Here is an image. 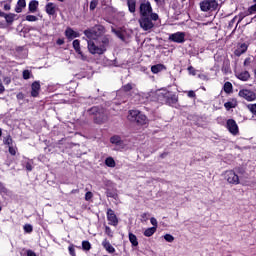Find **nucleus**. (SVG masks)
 Instances as JSON below:
<instances>
[{"label": "nucleus", "instance_id": "nucleus-1", "mask_svg": "<svg viewBox=\"0 0 256 256\" xmlns=\"http://www.w3.org/2000/svg\"><path fill=\"white\" fill-rule=\"evenodd\" d=\"M95 39L88 40V51L91 55H103L109 47L110 36L104 35L107 33L105 26L98 24L94 26Z\"/></svg>", "mask_w": 256, "mask_h": 256}, {"label": "nucleus", "instance_id": "nucleus-2", "mask_svg": "<svg viewBox=\"0 0 256 256\" xmlns=\"http://www.w3.org/2000/svg\"><path fill=\"white\" fill-rule=\"evenodd\" d=\"M140 18L138 23L143 31H151L155 27L153 21H159V14L153 12L151 2L144 1L139 6Z\"/></svg>", "mask_w": 256, "mask_h": 256}, {"label": "nucleus", "instance_id": "nucleus-3", "mask_svg": "<svg viewBox=\"0 0 256 256\" xmlns=\"http://www.w3.org/2000/svg\"><path fill=\"white\" fill-rule=\"evenodd\" d=\"M157 99L160 103H165V105H169L173 107V105H177L179 102V96L173 94V92L164 90L157 94Z\"/></svg>", "mask_w": 256, "mask_h": 256}, {"label": "nucleus", "instance_id": "nucleus-4", "mask_svg": "<svg viewBox=\"0 0 256 256\" xmlns=\"http://www.w3.org/2000/svg\"><path fill=\"white\" fill-rule=\"evenodd\" d=\"M89 112L94 115V123H97V125H102V123L107 121V115H105V110L103 108L94 106L89 110Z\"/></svg>", "mask_w": 256, "mask_h": 256}, {"label": "nucleus", "instance_id": "nucleus-5", "mask_svg": "<svg viewBox=\"0 0 256 256\" xmlns=\"http://www.w3.org/2000/svg\"><path fill=\"white\" fill-rule=\"evenodd\" d=\"M219 7V3L217 0H203L200 2V9L201 11H217Z\"/></svg>", "mask_w": 256, "mask_h": 256}, {"label": "nucleus", "instance_id": "nucleus-6", "mask_svg": "<svg viewBox=\"0 0 256 256\" xmlns=\"http://www.w3.org/2000/svg\"><path fill=\"white\" fill-rule=\"evenodd\" d=\"M225 179L230 185H239L241 181L239 180V175L233 170H227L225 172Z\"/></svg>", "mask_w": 256, "mask_h": 256}, {"label": "nucleus", "instance_id": "nucleus-7", "mask_svg": "<svg viewBox=\"0 0 256 256\" xmlns=\"http://www.w3.org/2000/svg\"><path fill=\"white\" fill-rule=\"evenodd\" d=\"M106 216L108 225H112L113 227H117L119 225V218H117V215L115 214V211L113 209L108 208Z\"/></svg>", "mask_w": 256, "mask_h": 256}, {"label": "nucleus", "instance_id": "nucleus-8", "mask_svg": "<svg viewBox=\"0 0 256 256\" xmlns=\"http://www.w3.org/2000/svg\"><path fill=\"white\" fill-rule=\"evenodd\" d=\"M226 129L231 133V135H239V125H237V122L234 119H228L226 121Z\"/></svg>", "mask_w": 256, "mask_h": 256}, {"label": "nucleus", "instance_id": "nucleus-9", "mask_svg": "<svg viewBox=\"0 0 256 256\" xmlns=\"http://www.w3.org/2000/svg\"><path fill=\"white\" fill-rule=\"evenodd\" d=\"M238 95L239 97H242V99H245L246 101H255L256 99V93L249 89L240 90Z\"/></svg>", "mask_w": 256, "mask_h": 256}, {"label": "nucleus", "instance_id": "nucleus-10", "mask_svg": "<svg viewBox=\"0 0 256 256\" xmlns=\"http://www.w3.org/2000/svg\"><path fill=\"white\" fill-rule=\"evenodd\" d=\"M168 41H171L172 43H184L185 42V32H176L173 34H170L168 37Z\"/></svg>", "mask_w": 256, "mask_h": 256}, {"label": "nucleus", "instance_id": "nucleus-11", "mask_svg": "<svg viewBox=\"0 0 256 256\" xmlns=\"http://www.w3.org/2000/svg\"><path fill=\"white\" fill-rule=\"evenodd\" d=\"M45 12L50 17H54V15H57V5L53 2H49L45 6Z\"/></svg>", "mask_w": 256, "mask_h": 256}, {"label": "nucleus", "instance_id": "nucleus-12", "mask_svg": "<svg viewBox=\"0 0 256 256\" xmlns=\"http://www.w3.org/2000/svg\"><path fill=\"white\" fill-rule=\"evenodd\" d=\"M74 51L80 55L81 59L85 61L87 59V56L83 54V51H81V41L79 39H76L72 43Z\"/></svg>", "mask_w": 256, "mask_h": 256}, {"label": "nucleus", "instance_id": "nucleus-13", "mask_svg": "<svg viewBox=\"0 0 256 256\" xmlns=\"http://www.w3.org/2000/svg\"><path fill=\"white\" fill-rule=\"evenodd\" d=\"M39 91H41V83L34 81L31 85V97H39Z\"/></svg>", "mask_w": 256, "mask_h": 256}, {"label": "nucleus", "instance_id": "nucleus-14", "mask_svg": "<svg viewBox=\"0 0 256 256\" xmlns=\"http://www.w3.org/2000/svg\"><path fill=\"white\" fill-rule=\"evenodd\" d=\"M247 49H249V45H247L246 43H242L234 51V55H236V57H241V55H243L244 53H247Z\"/></svg>", "mask_w": 256, "mask_h": 256}, {"label": "nucleus", "instance_id": "nucleus-15", "mask_svg": "<svg viewBox=\"0 0 256 256\" xmlns=\"http://www.w3.org/2000/svg\"><path fill=\"white\" fill-rule=\"evenodd\" d=\"M65 37H67V39H77V37H80V34L78 32H76L75 30H73V28L68 27L65 30Z\"/></svg>", "mask_w": 256, "mask_h": 256}, {"label": "nucleus", "instance_id": "nucleus-16", "mask_svg": "<svg viewBox=\"0 0 256 256\" xmlns=\"http://www.w3.org/2000/svg\"><path fill=\"white\" fill-rule=\"evenodd\" d=\"M102 247H104V249L108 253H115V247H113V245H111V242H109V240H107V239H104L102 241Z\"/></svg>", "mask_w": 256, "mask_h": 256}, {"label": "nucleus", "instance_id": "nucleus-17", "mask_svg": "<svg viewBox=\"0 0 256 256\" xmlns=\"http://www.w3.org/2000/svg\"><path fill=\"white\" fill-rule=\"evenodd\" d=\"M127 7L129 13H135L137 11V0H127Z\"/></svg>", "mask_w": 256, "mask_h": 256}, {"label": "nucleus", "instance_id": "nucleus-18", "mask_svg": "<svg viewBox=\"0 0 256 256\" xmlns=\"http://www.w3.org/2000/svg\"><path fill=\"white\" fill-rule=\"evenodd\" d=\"M4 19L8 25H13V22L15 21V17H17V14L14 13H4Z\"/></svg>", "mask_w": 256, "mask_h": 256}, {"label": "nucleus", "instance_id": "nucleus-19", "mask_svg": "<svg viewBox=\"0 0 256 256\" xmlns=\"http://www.w3.org/2000/svg\"><path fill=\"white\" fill-rule=\"evenodd\" d=\"M27 7V2L25 0H18L15 7L16 13H22L23 9Z\"/></svg>", "mask_w": 256, "mask_h": 256}, {"label": "nucleus", "instance_id": "nucleus-20", "mask_svg": "<svg viewBox=\"0 0 256 256\" xmlns=\"http://www.w3.org/2000/svg\"><path fill=\"white\" fill-rule=\"evenodd\" d=\"M237 79L240 81H249L251 79V74H249V71H243L237 74Z\"/></svg>", "mask_w": 256, "mask_h": 256}, {"label": "nucleus", "instance_id": "nucleus-21", "mask_svg": "<svg viewBox=\"0 0 256 256\" xmlns=\"http://www.w3.org/2000/svg\"><path fill=\"white\" fill-rule=\"evenodd\" d=\"M128 239L132 245V247H138L139 246V240L137 239V236L133 234L132 232H129Z\"/></svg>", "mask_w": 256, "mask_h": 256}, {"label": "nucleus", "instance_id": "nucleus-22", "mask_svg": "<svg viewBox=\"0 0 256 256\" xmlns=\"http://www.w3.org/2000/svg\"><path fill=\"white\" fill-rule=\"evenodd\" d=\"M164 69H167L165 65L156 64L151 67V72L154 73V75H157V73H161V71H164Z\"/></svg>", "mask_w": 256, "mask_h": 256}, {"label": "nucleus", "instance_id": "nucleus-23", "mask_svg": "<svg viewBox=\"0 0 256 256\" xmlns=\"http://www.w3.org/2000/svg\"><path fill=\"white\" fill-rule=\"evenodd\" d=\"M39 7V1L37 0H31L28 5V9L30 13H35L37 11V8Z\"/></svg>", "mask_w": 256, "mask_h": 256}, {"label": "nucleus", "instance_id": "nucleus-24", "mask_svg": "<svg viewBox=\"0 0 256 256\" xmlns=\"http://www.w3.org/2000/svg\"><path fill=\"white\" fill-rule=\"evenodd\" d=\"M141 112H139V110H130L129 111V115H128V120L135 122V120L137 119V117H139Z\"/></svg>", "mask_w": 256, "mask_h": 256}, {"label": "nucleus", "instance_id": "nucleus-25", "mask_svg": "<svg viewBox=\"0 0 256 256\" xmlns=\"http://www.w3.org/2000/svg\"><path fill=\"white\" fill-rule=\"evenodd\" d=\"M110 143H112V145H123V140H121V136L119 135H114L110 138Z\"/></svg>", "mask_w": 256, "mask_h": 256}, {"label": "nucleus", "instance_id": "nucleus-26", "mask_svg": "<svg viewBox=\"0 0 256 256\" xmlns=\"http://www.w3.org/2000/svg\"><path fill=\"white\" fill-rule=\"evenodd\" d=\"M84 35L89 41H95V30L86 29L84 30Z\"/></svg>", "mask_w": 256, "mask_h": 256}, {"label": "nucleus", "instance_id": "nucleus-27", "mask_svg": "<svg viewBox=\"0 0 256 256\" xmlns=\"http://www.w3.org/2000/svg\"><path fill=\"white\" fill-rule=\"evenodd\" d=\"M134 123H138V125H145L147 123V116L145 114H141L137 116Z\"/></svg>", "mask_w": 256, "mask_h": 256}, {"label": "nucleus", "instance_id": "nucleus-28", "mask_svg": "<svg viewBox=\"0 0 256 256\" xmlns=\"http://www.w3.org/2000/svg\"><path fill=\"white\" fill-rule=\"evenodd\" d=\"M157 231V227H150V228H147L145 231H144V236L145 237H153V235H155Z\"/></svg>", "mask_w": 256, "mask_h": 256}, {"label": "nucleus", "instance_id": "nucleus-29", "mask_svg": "<svg viewBox=\"0 0 256 256\" xmlns=\"http://www.w3.org/2000/svg\"><path fill=\"white\" fill-rule=\"evenodd\" d=\"M223 89L227 94L233 93V84L231 82H225Z\"/></svg>", "mask_w": 256, "mask_h": 256}, {"label": "nucleus", "instance_id": "nucleus-30", "mask_svg": "<svg viewBox=\"0 0 256 256\" xmlns=\"http://www.w3.org/2000/svg\"><path fill=\"white\" fill-rule=\"evenodd\" d=\"M105 165L106 167H115L116 163H115V159H113V157H108L105 159Z\"/></svg>", "mask_w": 256, "mask_h": 256}, {"label": "nucleus", "instance_id": "nucleus-31", "mask_svg": "<svg viewBox=\"0 0 256 256\" xmlns=\"http://www.w3.org/2000/svg\"><path fill=\"white\" fill-rule=\"evenodd\" d=\"M3 143H4V145H8V147L13 146V138L11 137L10 134L8 136L4 137Z\"/></svg>", "mask_w": 256, "mask_h": 256}, {"label": "nucleus", "instance_id": "nucleus-32", "mask_svg": "<svg viewBox=\"0 0 256 256\" xmlns=\"http://www.w3.org/2000/svg\"><path fill=\"white\" fill-rule=\"evenodd\" d=\"M82 249L83 251H91V242L87 240L82 241Z\"/></svg>", "mask_w": 256, "mask_h": 256}, {"label": "nucleus", "instance_id": "nucleus-33", "mask_svg": "<svg viewBox=\"0 0 256 256\" xmlns=\"http://www.w3.org/2000/svg\"><path fill=\"white\" fill-rule=\"evenodd\" d=\"M224 107H225L226 111H230V109H235L237 107V104H235L231 101H228V102L224 103Z\"/></svg>", "mask_w": 256, "mask_h": 256}, {"label": "nucleus", "instance_id": "nucleus-34", "mask_svg": "<svg viewBox=\"0 0 256 256\" xmlns=\"http://www.w3.org/2000/svg\"><path fill=\"white\" fill-rule=\"evenodd\" d=\"M249 12L246 10V11H244V12H240L239 14H238V23H241V21H243V19L245 18V17H249Z\"/></svg>", "mask_w": 256, "mask_h": 256}, {"label": "nucleus", "instance_id": "nucleus-35", "mask_svg": "<svg viewBox=\"0 0 256 256\" xmlns=\"http://www.w3.org/2000/svg\"><path fill=\"white\" fill-rule=\"evenodd\" d=\"M133 90V84L132 83H128L122 86V91H124V93H129V91Z\"/></svg>", "mask_w": 256, "mask_h": 256}, {"label": "nucleus", "instance_id": "nucleus-36", "mask_svg": "<svg viewBox=\"0 0 256 256\" xmlns=\"http://www.w3.org/2000/svg\"><path fill=\"white\" fill-rule=\"evenodd\" d=\"M149 215H150L149 212L142 213L140 216L141 223H145V222L149 221Z\"/></svg>", "mask_w": 256, "mask_h": 256}, {"label": "nucleus", "instance_id": "nucleus-37", "mask_svg": "<svg viewBox=\"0 0 256 256\" xmlns=\"http://www.w3.org/2000/svg\"><path fill=\"white\" fill-rule=\"evenodd\" d=\"M98 5H99V0H92L90 2V11H95Z\"/></svg>", "mask_w": 256, "mask_h": 256}, {"label": "nucleus", "instance_id": "nucleus-38", "mask_svg": "<svg viewBox=\"0 0 256 256\" xmlns=\"http://www.w3.org/2000/svg\"><path fill=\"white\" fill-rule=\"evenodd\" d=\"M247 109L252 113V115H256V103L255 104H248Z\"/></svg>", "mask_w": 256, "mask_h": 256}, {"label": "nucleus", "instance_id": "nucleus-39", "mask_svg": "<svg viewBox=\"0 0 256 256\" xmlns=\"http://www.w3.org/2000/svg\"><path fill=\"white\" fill-rule=\"evenodd\" d=\"M164 239L167 241V243H173V241H175V237H173L171 234L164 235Z\"/></svg>", "mask_w": 256, "mask_h": 256}, {"label": "nucleus", "instance_id": "nucleus-40", "mask_svg": "<svg viewBox=\"0 0 256 256\" xmlns=\"http://www.w3.org/2000/svg\"><path fill=\"white\" fill-rule=\"evenodd\" d=\"M24 231L25 233H33V226L31 224H25Z\"/></svg>", "mask_w": 256, "mask_h": 256}, {"label": "nucleus", "instance_id": "nucleus-41", "mask_svg": "<svg viewBox=\"0 0 256 256\" xmlns=\"http://www.w3.org/2000/svg\"><path fill=\"white\" fill-rule=\"evenodd\" d=\"M22 76H23V79H25V80L31 79V72L29 70H24L22 72Z\"/></svg>", "mask_w": 256, "mask_h": 256}, {"label": "nucleus", "instance_id": "nucleus-42", "mask_svg": "<svg viewBox=\"0 0 256 256\" xmlns=\"http://www.w3.org/2000/svg\"><path fill=\"white\" fill-rule=\"evenodd\" d=\"M105 233L108 237L113 238V230H111V227L105 226Z\"/></svg>", "mask_w": 256, "mask_h": 256}, {"label": "nucleus", "instance_id": "nucleus-43", "mask_svg": "<svg viewBox=\"0 0 256 256\" xmlns=\"http://www.w3.org/2000/svg\"><path fill=\"white\" fill-rule=\"evenodd\" d=\"M8 151H9L10 155H12L13 157H15V155H17V148H15L13 146H8Z\"/></svg>", "mask_w": 256, "mask_h": 256}, {"label": "nucleus", "instance_id": "nucleus-44", "mask_svg": "<svg viewBox=\"0 0 256 256\" xmlns=\"http://www.w3.org/2000/svg\"><path fill=\"white\" fill-rule=\"evenodd\" d=\"M247 11H248V14H249V15H254V13H256V4L250 6V7L247 9Z\"/></svg>", "mask_w": 256, "mask_h": 256}, {"label": "nucleus", "instance_id": "nucleus-45", "mask_svg": "<svg viewBox=\"0 0 256 256\" xmlns=\"http://www.w3.org/2000/svg\"><path fill=\"white\" fill-rule=\"evenodd\" d=\"M37 16H35V15H27L26 16V21H29V22H31V23H33V22H35V21H37Z\"/></svg>", "mask_w": 256, "mask_h": 256}, {"label": "nucleus", "instance_id": "nucleus-46", "mask_svg": "<svg viewBox=\"0 0 256 256\" xmlns=\"http://www.w3.org/2000/svg\"><path fill=\"white\" fill-rule=\"evenodd\" d=\"M112 31H114V33H116V35L119 39H121L122 41H125V35H123V33H121V31H117L115 29H112Z\"/></svg>", "mask_w": 256, "mask_h": 256}, {"label": "nucleus", "instance_id": "nucleus-47", "mask_svg": "<svg viewBox=\"0 0 256 256\" xmlns=\"http://www.w3.org/2000/svg\"><path fill=\"white\" fill-rule=\"evenodd\" d=\"M68 251L70 253L71 256H77V254L75 253V246L73 244H71L69 247H68Z\"/></svg>", "mask_w": 256, "mask_h": 256}, {"label": "nucleus", "instance_id": "nucleus-48", "mask_svg": "<svg viewBox=\"0 0 256 256\" xmlns=\"http://www.w3.org/2000/svg\"><path fill=\"white\" fill-rule=\"evenodd\" d=\"M25 169L26 171H33V162L31 161L26 162Z\"/></svg>", "mask_w": 256, "mask_h": 256}, {"label": "nucleus", "instance_id": "nucleus-49", "mask_svg": "<svg viewBox=\"0 0 256 256\" xmlns=\"http://www.w3.org/2000/svg\"><path fill=\"white\" fill-rule=\"evenodd\" d=\"M93 199V192L88 191L85 194V201H91Z\"/></svg>", "mask_w": 256, "mask_h": 256}, {"label": "nucleus", "instance_id": "nucleus-50", "mask_svg": "<svg viewBox=\"0 0 256 256\" xmlns=\"http://www.w3.org/2000/svg\"><path fill=\"white\" fill-rule=\"evenodd\" d=\"M188 72L190 73V75H197V70H195L193 66L188 67Z\"/></svg>", "mask_w": 256, "mask_h": 256}, {"label": "nucleus", "instance_id": "nucleus-51", "mask_svg": "<svg viewBox=\"0 0 256 256\" xmlns=\"http://www.w3.org/2000/svg\"><path fill=\"white\" fill-rule=\"evenodd\" d=\"M187 96L190 97V99H195L197 97V94H195V91L190 90L188 91Z\"/></svg>", "mask_w": 256, "mask_h": 256}, {"label": "nucleus", "instance_id": "nucleus-52", "mask_svg": "<svg viewBox=\"0 0 256 256\" xmlns=\"http://www.w3.org/2000/svg\"><path fill=\"white\" fill-rule=\"evenodd\" d=\"M0 193H7V188L3 182H0Z\"/></svg>", "mask_w": 256, "mask_h": 256}, {"label": "nucleus", "instance_id": "nucleus-53", "mask_svg": "<svg viewBox=\"0 0 256 256\" xmlns=\"http://www.w3.org/2000/svg\"><path fill=\"white\" fill-rule=\"evenodd\" d=\"M117 196V194L111 192V191H106V197H110L112 199H115V197Z\"/></svg>", "mask_w": 256, "mask_h": 256}, {"label": "nucleus", "instance_id": "nucleus-54", "mask_svg": "<svg viewBox=\"0 0 256 256\" xmlns=\"http://www.w3.org/2000/svg\"><path fill=\"white\" fill-rule=\"evenodd\" d=\"M158 7H163L165 5V0H154Z\"/></svg>", "mask_w": 256, "mask_h": 256}, {"label": "nucleus", "instance_id": "nucleus-55", "mask_svg": "<svg viewBox=\"0 0 256 256\" xmlns=\"http://www.w3.org/2000/svg\"><path fill=\"white\" fill-rule=\"evenodd\" d=\"M150 223H151V225H153V227H156V229H157V219H155L154 217H152V218L150 219Z\"/></svg>", "mask_w": 256, "mask_h": 256}, {"label": "nucleus", "instance_id": "nucleus-56", "mask_svg": "<svg viewBox=\"0 0 256 256\" xmlns=\"http://www.w3.org/2000/svg\"><path fill=\"white\" fill-rule=\"evenodd\" d=\"M249 65H251V58L248 57L244 60V67H247Z\"/></svg>", "mask_w": 256, "mask_h": 256}, {"label": "nucleus", "instance_id": "nucleus-57", "mask_svg": "<svg viewBox=\"0 0 256 256\" xmlns=\"http://www.w3.org/2000/svg\"><path fill=\"white\" fill-rule=\"evenodd\" d=\"M57 45H65V39L63 38H58L56 41Z\"/></svg>", "mask_w": 256, "mask_h": 256}, {"label": "nucleus", "instance_id": "nucleus-58", "mask_svg": "<svg viewBox=\"0 0 256 256\" xmlns=\"http://www.w3.org/2000/svg\"><path fill=\"white\" fill-rule=\"evenodd\" d=\"M5 92V86H3V81L0 79V94Z\"/></svg>", "mask_w": 256, "mask_h": 256}, {"label": "nucleus", "instance_id": "nucleus-59", "mask_svg": "<svg viewBox=\"0 0 256 256\" xmlns=\"http://www.w3.org/2000/svg\"><path fill=\"white\" fill-rule=\"evenodd\" d=\"M4 11H11V4H5Z\"/></svg>", "mask_w": 256, "mask_h": 256}, {"label": "nucleus", "instance_id": "nucleus-60", "mask_svg": "<svg viewBox=\"0 0 256 256\" xmlns=\"http://www.w3.org/2000/svg\"><path fill=\"white\" fill-rule=\"evenodd\" d=\"M27 256H37V254H35L33 250H27Z\"/></svg>", "mask_w": 256, "mask_h": 256}, {"label": "nucleus", "instance_id": "nucleus-61", "mask_svg": "<svg viewBox=\"0 0 256 256\" xmlns=\"http://www.w3.org/2000/svg\"><path fill=\"white\" fill-rule=\"evenodd\" d=\"M167 155H169V152H164V153L160 154V159H165V157H167Z\"/></svg>", "mask_w": 256, "mask_h": 256}, {"label": "nucleus", "instance_id": "nucleus-62", "mask_svg": "<svg viewBox=\"0 0 256 256\" xmlns=\"http://www.w3.org/2000/svg\"><path fill=\"white\" fill-rule=\"evenodd\" d=\"M71 193H72V194L79 193V189H73V190L71 191Z\"/></svg>", "mask_w": 256, "mask_h": 256}, {"label": "nucleus", "instance_id": "nucleus-63", "mask_svg": "<svg viewBox=\"0 0 256 256\" xmlns=\"http://www.w3.org/2000/svg\"><path fill=\"white\" fill-rule=\"evenodd\" d=\"M4 15H5V12L0 10V17H4Z\"/></svg>", "mask_w": 256, "mask_h": 256}, {"label": "nucleus", "instance_id": "nucleus-64", "mask_svg": "<svg viewBox=\"0 0 256 256\" xmlns=\"http://www.w3.org/2000/svg\"><path fill=\"white\" fill-rule=\"evenodd\" d=\"M235 19H237V16H235L230 23H235Z\"/></svg>", "mask_w": 256, "mask_h": 256}]
</instances>
